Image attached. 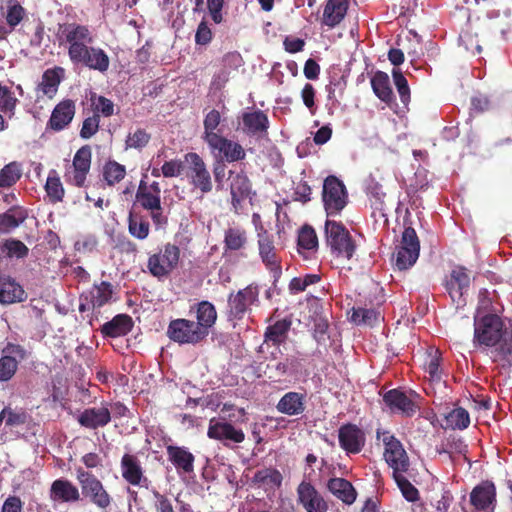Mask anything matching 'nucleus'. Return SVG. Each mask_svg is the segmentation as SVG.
Wrapping results in <instances>:
<instances>
[{"instance_id": "nucleus-36", "label": "nucleus", "mask_w": 512, "mask_h": 512, "mask_svg": "<svg viewBox=\"0 0 512 512\" xmlns=\"http://www.w3.org/2000/svg\"><path fill=\"white\" fill-rule=\"evenodd\" d=\"M348 10V0H327L322 16V25L334 28L345 17Z\"/></svg>"}, {"instance_id": "nucleus-26", "label": "nucleus", "mask_w": 512, "mask_h": 512, "mask_svg": "<svg viewBox=\"0 0 512 512\" xmlns=\"http://www.w3.org/2000/svg\"><path fill=\"white\" fill-rule=\"evenodd\" d=\"M383 401L392 412H399L408 417L413 416L419 410V406L400 389L387 391L383 395Z\"/></svg>"}, {"instance_id": "nucleus-10", "label": "nucleus", "mask_w": 512, "mask_h": 512, "mask_svg": "<svg viewBox=\"0 0 512 512\" xmlns=\"http://www.w3.org/2000/svg\"><path fill=\"white\" fill-rule=\"evenodd\" d=\"M208 331H204L195 321L178 318L170 321L167 336L179 344H197L204 340Z\"/></svg>"}, {"instance_id": "nucleus-18", "label": "nucleus", "mask_w": 512, "mask_h": 512, "mask_svg": "<svg viewBox=\"0 0 512 512\" xmlns=\"http://www.w3.org/2000/svg\"><path fill=\"white\" fill-rule=\"evenodd\" d=\"M471 283L470 273L464 266H456L446 280L445 288L452 301L457 306L466 304L465 294H467Z\"/></svg>"}, {"instance_id": "nucleus-61", "label": "nucleus", "mask_w": 512, "mask_h": 512, "mask_svg": "<svg viewBox=\"0 0 512 512\" xmlns=\"http://www.w3.org/2000/svg\"><path fill=\"white\" fill-rule=\"evenodd\" d=\"M213 33L209 28L207 22L203 19L197 27L195 33V43L197 45L205 46L212 41Z\"/></svg>"}, {"instance_id": "nucleus-58", "label": "nucleus", "mask_w": 512, "mask_h": 512, "mask_svg": "<svg viewBox=\"0 0 512 512\" xmlns=\"http://www.w3.org/2000/svg\"><path fill=\"white\" fill-rule=\"evenodd\" d=\"M392 76L401 102L405 105L408 104L410 101V88L406 78L399 69H393Z\"/></svg>"}, {"instance_id": "nucleus-47", "label": "nucleus", "mask_w": 512, "mask_h": 512, "mask_svg": "<svg viewBox=\"0 0 512 512\" xmlns=\"http://www.w3.org/2000/svg\"><path fill=\"white\" fill-rule=\"evenodd\" d=\"M126 176V168L124 165L115 160H109L103 167V178L107 185L114 186L122 181Z\"/></svg>"}, {"instance_id": "nucleus-45", "label": "nucleus", "mask_w": 512, "mask_h": 512, "mask_svg": "<svg viewBox=\"0 0 512 512\" xmlns=\"http://www.w3.org/2000/svg\"><path fill=\"white\" fill-rule=\"evenodd\" d=\"M128 231L134 238L144 240L150 232L149 221L141 214L130 212L128 216Z\"/></svg>"}, {"instance_id": "nucleus-56", "label": "nucleus", "mask_w": 512, "mask_h": 512, "mask_svg": "<svg viewBox=\"0 0 512 512\" xmlns=\"http://www.w3.org/2000/svg\"><path fill=\"white\" fill-rule=\"evenodd\" d=\"M151 139V135L142 128L136 129L134 132H130L125 140L126 149H142L147 146Z\"/></svg>"}, {"instance_id": "nucleus-42", "label": "nucleus", "mask_w": 512, "mask_h": 512, "mask_svg": "<svg viewBox=\"0 0 512 512\" xmlns=\"http://www.w3.org/2000/svg\"><path fill=\"white\" fill-rule=\"evenodd\" d=\"M298 252L308 258L309 255L317 251L318 248V237L315 230L309 226L304 225L298 234Z\"/></svg>"}, {"instance_id": "nucleus-35", "label": "nucleus", "mask_w": 512, "mask_h": 512, "mask_svg": "<svg viewBox=\"0 0 512 512\" xmlns=\"http://www.w3.org/2000/svg\"><path fill=\"white\" fill-rule=\"evenodd\" d=\"M133 328V320L128 314H118L101 327L103 337L117 338L127 335Z\"/></svg>"}, {"instance_id": "nucleus-62", "label": "nucleus", "mask_w": 512, "mask_h": 512, "mask_svg": "<svg viewBox=\"0 0 512 512\" xmlns=\"http://www.w3.org/2000/svg\"><path fill=\"white\" fill-rule=\"evenodd\" d=\"M368 196L371 203V206L376 209L382 211L384 209V198L386 196L385 192H383L382 187L378 184L370 187L368 190Z\"/></svg>"}, {"instance_id": "nucleus-13", "label": "nucleus", "mask_w": 512, "mask_h": 512, "mask_svg": "<svg viewBox=\"0 0 512 512\" xmlns=\"http://www.w3.org/2000/svg\"><path fill=\"white\" fill-rule=\"evenodd\" d=\"M187 167V178L192 186L202 193H209L213 189L211 174L203 158L196 152H189L184 156Z\"/></svg>"}, {"instance_id": "nucleus-37", "label": "nucleus", "mask_w": 512, "mask_h": 512, "mask_svg": "<svg viewBox=\"0 0 512 512\" xmlns=\"http://www.w3.org/2000/svg\"><path fill=\"white\" fill-rule=\"evenodd\" d=\"M292 321L288 318L277 320L269 325L264 332V343L279 347L284 344L288 338Z\"/></svg>"}, {"instance_id": "nucleus-41", "label": "nucleus", "mask_w": 512, "mask_h": 512, "mask_svg": "<svg viewBox=\"0 0 512 512\" xmlns=\"http://www.w3.org/2000/svg\"><path fill=\"white\" fill-rule=\"evenodd\" d=\"M247 231L241 226H230L224 232V248L226 251H238L246 247Z\"/></svg>"}, {"instance_id": "nucleus-27", "label": "nucleus", "mask_w": 512, "mask_h": 512, "mask_svg": "<svg viewBox=\"0 0 512 512\" xmlns=\"http://www.w3.org/2000/svg\"><path fill=\"white\" fill-rule=\"evenodd\" d=\"M77 420L82 427L96 430L105 427L111 421V411L107 405L87 408L80 413Z\"/></svg>"}, {"instance_id": "nucleus-9", "label": "nucleus", "mask_w": 512, "mask_h": 512, "mask_svg": "<svg viewBox=\"0 0 512 512\" xmlns=\"http://www.w3.org/2000/svg\"><path fill=\"white\" fill-rule=\"evenodd\" d=\"M381 432L377 430L376 437L380 439ZM384 444V459L393 474L397 472H407L410 466L409 457L401 441L388 431L382 433Z\"/></svg>"}, {"instance_id": "nucleus-52", "label": "nucleus", "mask_w": 512, "mask_h": 512, "mask_svg": "<svg viewBox=\"0 0 512 512\" xmlns=\"http://www.w3.org/2000/svg\"><path fill=\"white\" fill-rule=\"evenodd\" d=\"M405 472H397L393 474L397 486L399 487L403 497L409 502H415L419 498L418 489L403 475Z\"/></svg>"}, {"instance_id": "nucleus-57", "label": "nucleus", "mask_w": 512, "mask_h": 512, "mask_svg": "<svg viewBox=\"0 0 512 512\" xmlns=\"http://www.w3.org/2000/svg\"><path fill=\"white\" fill-rule=\"evenodd\" d=\"M282 475L277 469H262L258 470L253 477V481L259 484H272L274 486H281Z\"/></svg>"}, {"instance_id": "nucleus-51", "label": "nucleus", "mask_w": 512, "mask_h": 512, "mask_svg": "<svg viewBox=\"0 0 512 512\" xmlns=\"http://www.w3.org/2000/svg\"><path fill=\"white\" fill-rule=\"evenodd\" d=\"M446 423L449 428L464 430L470 425V416L466 409L457 407L446 416Z\"/></svg>"}, {"instance_id": "nucleus-54", "label": "nucleus", "mask_w": 512, "mask_h": 512, "mask_svg": "<svg viewBox=\"0 0 512 512\" xmlns=\"http://www.w3.org/2000/svg\"><path fill=\"white\" fill-rule=\"evenodd\" d=\"M18 99L11 89L0 83V111L12 117L15 114Z\"/></svg>"}, {"instance_id": "nucleus-5", "label": "nucleus", "mask_w": 512, "mask_h": 512, "mask_svg": "<svg viewBox=\"0 0 512 512\" xmlns=\"http://www.w3.org/2000/svg\"><path fill=\"white\" fill-rule=\"evenodd\" d=\"M136 202L147 211L153 223L157 226L167 223V218L163 215L161 205V189L158 182L154 181L150 185L141 180L135 195Z\"/></svg>"}, {"instance_id": "nucleus-11", "label": "nucleus", "mask_w": 512, "mask_h": 512, "mask_svg": "<svg viewBox=\"0 0 512 512\" xmlns=\"http://www.w3.org/2000/svg\"><path fill=\"white\" fill-rule=\"evenodd\" d=\"M31 355L23 345L7 342L0 357V382L10 381L17 373L20 363Z\"/></svg>"}, {"instance_id": "nucleus-1", "label": "nucleus", "mask_w": 512, "mask_h": 512, "mask_svg": "<svg viewBox=\"0 0 512 512\" xmlns=\"http://www.w3.org/2000/svg\"><path fill=\"white\" fill-rule=\"evenodd\" d=\"M473 345L479 349H490V359L503 370L512 367V326L508 327L502 309L493 306L488 291L482 289L473 316Z\"/></svg>"}, {"instance_id": "nucleus-32", "label": "nucleus", "mask_w": 512, "mask_h": 512, "mask_svg": "<svg viewBox=\"0 0 512 512\" xmlns=\"http://www.w3.org/2000/svg\"><path fill=\"white\" fill-rule=\"evenodd\" d=\"M25 299L26 293L16 280L9 275L0 274V303L12 304Z\"/></svg>"}, {"instance_id": "nucleus-39", "label": "nucleus", "mask_w": 512, "mask_h": 512, "mask_svg": "<svg viewBox=\"0 0 512 512\" xmlns=\"http://www.w3.org/2000/svg\"><path fill=\"white\" fill-rule=\"evenodd\" d=\"M26 218V210L20 206H13L0 214V236L20 226Z\"/></svg>"}, {"instance_id": "nucleus-25", "label": "nucleus", "mask_w": 512, "mask_h": 512, "mask_svg": "<svg viewBox=\"0 0 512 512\" xmlns=\"http://www.w3.org/2000/svg\"><path fill=\"white\" fill-rule=\"evenodd\" d=\"M166 453L168 461L174 466L178 475L194 473L195 456L188 447L167 445Z\"/></svg>"}, {"instance_id": "nucleus-21", "label": "nucleus", "mask_w": 512, "mask_h": 512, "mask_svg": "<svg viewBox=\"0 0 512 512\" xmlns=\"http://www.w3.org/2000/svg\"><path fill=\"white\" fill-rule=\"evenodd\" d=\"M297 502L306 512H327L328 503L310 482L302 481L297 487Z\"/></svg>"}, {"instance_id": "nucleus-53", "label": "nucleus", "mask_w": 512, "mask_h": 512, "mask_svg": "<svg viewBox=\"0 0 512 512\" xmlns=\"http://www.w3.org/2000/svg\"><path fill=\"white\" fill-rule=\"evenodd\" d=\"M29 418L25 411H17L10 407H5L0 413V423L5 420L6 425L10 427L22 426L28 422Z\"/></svg>"}, {"instance_id": "nucleus-12", "label": "nucleus", "mask_w": 512, "mask_h": 512, "mask_svg": "<svg viewBox=\"0 0 512 512\" xmlns=\"http://www.w3.org/2000/svg\"><path fill=\"white\" fill-rule=\"evenodd\" d=\"M69 60L76 67H84L100 73H106L110 67V58L106 51L94 44H86Z\"/></svg>"}, {"instance_id": "nucleus-38", "label": "nucleus", "mask_w": 512, "mask_h": 512, "mask_svg": "<svg viewBox=\"0 0 512 512\" xmlns=\"http://www.w3.org/2000/svg\"><path fill=\"white\" fill-rule=\"evenodd\" d=\"M328 490L343 503L351 505L356 500V490L344 478H331L327 483Z\"/></svg>"}, {"instance_id": "nucleus-4", "label": "nucleus", "mask_w": 512, "mask_h": 512, "mask_svg": "<svg viewBox=\"0 0 512 512\" xmlns=\"http://www.w3.org/2000/svg\"><path fill=\"white\" fill-rule=\"evenodd\" d=\"M325 234L332 254L350 260L355 252V242L347 228L340 222L326 220Z\"/></svg>"}, {"instance_id": "nucleus-6", "label": "nucleus", "mask_w": 512, "mask_h": 512, "mask_svg": "<svg viewBox=\"0 0 512 512\" xmlns=\"http://www.w3.org/2000/svg\"><path fill=\"white\" fill-rule=\"evenodd\" d=\"M259 286L251 283L237 292H231L227 298V318L242 320L252 305L259 301Z\"/></svg>"}, {"instance_id": "nucleus-43", "label": "nucleus", "mask_w": 512, "mask_h": 512, "mask_svg": "<svg viewBox=\"0 0 512 512\" xmlns=\"http://www.w3.org/2000/svg\"><path fill=\"white\" fill-rule=\"evenodd\" d=\"M29 254V248L16 238H8L0 242V260L2 258L24 259Z\"/></svg>"}, {"instance_id": "nucleus-29", "label": "nucleus", "mask_w": 512, "mask_h": 512, "mask_svg": "<svg viewBox=\"0 0 512 512\" xmlns=\"http://www.w3.org/2000/svg\"><path fill=\"white\" fill-rule=\"evenodd\" d=\"M243 132L248 136L267 134L269 119L267 114L260 110L246 111L242 114Z\"/></svg>"}, {"instance_id": "nucleus-15", "label": "nucleus", "mask_w": 512, "mask_h": 512, "mask_svg": "<svg viewBox=\"0 0 512 512\" xmlns=\"http://www.w3.org/2000/svg\"><path fill=\"white\" fill-rule=\"evenodd\" d=\"M205 143L214 159L234 163L242 161L246 157V151L240 143L223 135H219Z\"/></svg>"}, {"instance_id": "nucleus-16", "label": "nucleus", "mask_w": 512, "mask_h": 512, "mask_svg": "<svg viewBox=\"0 0 512 512\" xmlns=\"http://www.w3.org/2000/svg\"><path fill=\"white\" fill-rule=\"evenodd\" d=\"M258 250L261 261L266 269L272 273L275 279H278L282 274L281 258L278 255V249L274 244V239L267 230L261 227L258 232Z\"/></svg>"}, {"instance_id": "nucleus-14", "label": "nucleus", "mask_w": 512, "mask_h": 512, "mask_svg": "<svg viewBox=\"0 0 512 512\" xmlns=\"http://www.w3.org/2000/svg\"><path fill=\"white\" fill-rule=\"evenodd\" d=\"M420 252V241L416 231L412 227H405L401 243L396 253L395 265L399 270H407L412 267Z\"/></svg>"}, {"instance_id": "nucleus-23", "label": "nucleus", "mask_w": 512, "mask_h": 512, "mask_svg": "<svg viewBox=\"0 0 512 512\" xmlns=\"http://www.w3.org/2000/svg\"><path fill=\"white\" fill-rule=\"evenodd\" d=\"M122 478L132 486L147 487L149 480L144 474L140 459L131 453H125L120 461Z\"/></svg>"}, {"instance_id": "nucleus-24", "label": "nucleus", "mask_w": 512, "mask_h": 512, "mask_svg": "<svg viewBox=\"0 0 512 512\" xmlns=\"http://www.w3.org/2000/svg\"><path fill=\"white\" fill-rule=\"evenodd\" d=\"M76 112V105L72 99L60 101L52 110L46 124V129L59 132L67 128L72 122Z\"/></svg>"}, {"instance_id": "nucleus-20", "label": "nucleus", "mask_w": 512, "mask_h": 512, "mask_svg": "<svg viewBox=\"0 0 512 512\" xmlns=\"http://www.w3.org/2000/svg\"><path fill=\"white\" fill-rule=\"evenodd\" d=\"M338 440L340 447L347 454H358L365 446V432L356 424H343L338 430Z\"/></svg>"}, {"instance_id": "nucleus-63", "label": "nucleus", "mask_w": 512, "mask_h": 512, "mask_svg": "<svg viewBox=\"0 0 512 512\" xmlns=\"http://www.w3.org/2000/svg\"><path fill=\"white\" fill-rule=\"evenodd\" d=\"M155 499L154 507L156 512H175L171 499L157 490L153 491Z\"/></svg>"}, {"instance_id": "nucleus-49", "label": "nucleus", "mask_w": 512, "mask_h": 512, "mask_svg": "<svg viewBox=\"0 0 512 512\" xmlns=\"http://www.w3.org/2000/svg\"><path fill=\"white\" fill-rule=\"evenodd\" d=\"M220 123L221 114L218 110L212 109L205 115L203 120L204 132L202 136L204 142H208L220 135L216 132Z\"/></svg>"}, {"instance_id": "nucleus-50", "label": "nucleus", "mask_w": 512, "mask_h": 512, "mask_svg": "<svg viewBox=\"0 0 512 512\" xmlns=\"http://www.w3.org/2000/svg\"><path fill=\"white\" fill-rule=\"evenodd\" d=\"M91 108L94 115L98 118L101 116L108 118L115 113V104L112 100L105 96L92 95L90 98Z\"/></svg>"}, {"instance_id": "nucleus-17", "label": "nucleus", "mask_w": 512, "mask_h": 512, "mask_svg": "<svg viewBox=\"0 0 512 512\" xmlns=\"http://www.w3.org/2000/svg\"><path fill=\"white\" fill-rule=\"evenodd\" d=\"M207 436L210 439L220 441L225 446L229 443L240 444L245 440L242 429H237L224 418L213 417L209 420Z\"/></svg>"}, {"instance_id": "nucleus-33", "label": "nucleus", "mask_w": 512, "mask_h": 512, "mask_svg": "<svg viewBox=\"0 0 512 512\" xmlns=\"http://www.w3.org/2000/svg\"><path fill=\"white\" fill-rule=\"evenodd\" d=\"M65 78V69L61 66H55L45 70L42 74L41 82L37 86V90L43 95L52 99L58 92V88L62 80Z\"/></svg>"}, {"instance_id": "nucleus-19", "label": "nucleus", "mask_w": 512, "mask_h": 512, "mask_svg": "<svg viewBox=\"0 0 512 512\" xmlns=\"http://www.w3.org/2000/svg\"><path fill=\"white\" fill-rule=\"evenodd\" d=\"M231 204L235 213L242 208V203L252 193V183L246 172L229 170Z\"/></svg>"}, {"instance_id": "nucleus-46", "label": "nucleus", "mask_w": 512, "mask_h": 512, "mask_svg": "<svg viewBox=\"0 0 512 512\" xmlns=\"http://www.w3.org/2000/svg\"><path fill=\"white\" fill-rule=\"evenodd\" d=\"M45 191L51 203L56 204L63 201L65 190L56 170L49 172Z\"/></svg>"}, {"instance_id": "nucleus-40", "label": "nucleus", "mask_w": 512, "mask_h": 512, "mask_svg": "<svg viewBox=\"0 0 512 512\" xmlns=\"http://www.w3.org/2000/svg\"><path fill=\"white\" fill-rule=\"evenodd\" d=\"M371 87L375 95L386 104H391L394 94L390 85V79L386 72L377 71L371 78Z\"/></svg>"}, {"instance_id": "nucleus-22", "label": "nucleus", "mask_w": 512, "mask_h": 512, "mask_svg": "<svg viewBox=\"0 0 512 512\" xmlns=\"http://www.w3.org/2000/svg\"><path fill=\"white\" fill-rule=\"evenodd\" d=\"M92 151L89 145H84L77 150L72 161V175H66L67 182L79 188L84 187L87 175L90 171Z\"/></svg>"}, {"instance_id": "nucleus-59", "label": "nucleus", "mask_w": 512, "mask_h": 512, "mask_svg": "<svg viewBox=\"0 0 512 512\" xmlns=\"http://www.w3.org/2000/svg\"><path fill=\"white\" fill-rule=\"evenodd\" d=\"M276 371V375L281 377L288 373H292L298 370L299 360L294 356H287L283 361L277 362L275 365L270 366Z\"/></svg>"}, {"instance_id": "nucleus-7", "label": "nucleus", "mask_w": 512, "mask_h": 512, "mask_svg": "<svg viewBox=\"0 0 512 512\" xmlns=\"http://www.w3.org/2000/svg\"><path fill=\"white\" fill-rule=\"evenodd\" d=\"M322 200L328 216L339 214L348 203V192L344 183L329 175L323 183Z\"/></svg>"}, {"instance_id": "nucleus-64", "label": "nucleus", "mask_w": 512, "mask_h": 512, "mask_svg": "<svg viewBox=\"0 0 512 512\" xmlns=\"http://www.w3.org/2000/svg\"><path fill=\"white\" fill-rule=\"evenodd\" d=\"M243 63L242 56L237 51L226 53L222 57V69L237 70Z\"/></svg>"}, {"instance_id": "nucleus-3", "label": "nucleus", "mask_w": 512, "mask_h": 512, "mask_svg": "<svg viewBox=\"0 0 512 512\" xmlns=\"http://www.w3.org/2000/svg\"><path fill=\"white\" fill-rule=\"evenodd\" d=\"M76 479L81 487V493L96 505L106 511L110 508L113 498L105 489L103 483L92 473L83 467L76 468Z\"/></svg>"}, {"instance_id": "nucleus-55", "label": "nucleus", "mask_w": 512, "mask_h": 512, "mask_svg": "<svg viewBox=\"0 0 512 512\" xmlns=\"http://www.w3.org/2000/svg\"><path fill=\"white\" fill-rule=\"evenodd\" d=\"M7 7V13L5 16L8 26L13 30L18 26L26 15L25 9L17 0H9Z\"/></svg>"}, {"instance_id": "nucleus-2", "label": "nucleus", "mask_w": 512, "mask_h": 512, "mask_svg": "<svg viewBox=\"0 0 512 512\" xmlns=\"http://www.w3.org/2000/svg\"><path fill=\"white\" fill-rule=\"evenodd\" d=\"M55 37L59 47H63L70 59L86 44L95 43L93 30L85 24L77 22L58 23Z\"/></svg>"}, {"instance_id": "nucleus-34", "label": "nucleus", "mask_w": 512, "mask_h": 512, "mask_svg": "<svg viewBox=\"0 0 512 512\" xmlns=\"http://www.w3.org/2000/svg\"><path fill=\"white\" fill-rule=\"evenodd\" d=\"M306 395L299 392L285 393L276 405L278 412L288 416H297L305 411Z\"/></svg>"}, {"instance_id": "nucleus-8", "label": "nucleus", "mask_w": 512, "mask_h": 512, "mask_svg": "<svg viewBox=\"0 0 512 512\" xmlns=\"http://www.w3.org/2000/svg\"><path fill=\"white\" fill-rule=\"evenodd\" d=\"M180 259L178 246L167 243L159 253L149 256L147 268L150 274L158 279L166 278L177 267Z\"/></svg>"}, {"instance_id": "nucleus-60", "label": "nucleus", "mask_w": 512, "mask_h": 512, "mask_svg": "<svg viewBox=\"0 0 512 512\" xmlns=\"http://www.w3.org/2000/svg\"><path fill=\"white\" fill-rule=\"evenodd\" d=\"M99 126L100 118H98L96 115L93 114L85 118L80 129V137L82 139H90L98 132Z\"/></svg>"}, {"instance_id": "nucleus-48", "label": "nucleus", "mask_w": 512, "mask_h": 512, "mask_svg": "<svg viewBox=\"0 0 512 512\" xmlns=\"http://www.w3.org/2000/svg\"><path fill=\"white\" fill-rule=\"evenodd\" d=\"M22 176L21 165L18 162H10L0 170V188H10L16 184Z\"/></svg>"}, {"instance_id": "nucleus-30", "label": "nucleus", "mask_w": 512, "mask_h": 512, "mask_svg": "<svg viewBox=\"0 0 512 512\" xmlns=\"http://www.w3.org/2000/svg\"><path fill=\"white\" fill-rule=\"evenodd\" d=\"M114 294V286L108 281H101L99 284H93L87 293H83L82 300L90 302L92 310L95 311L109 304Z\"/></svg>"}, {"instance_id": "nucleus-28", "label": "nucleus", "mask_w": 512, "mask_h": 512, "mask_svg": "<svg viewBox=\"0 0 512 512\" xmlns=\"http://www.w3.org/2000/svg\"><path fill=\"white\" fill-rule=\"evenodd\" d=\"M496 502V487L493 482L483 481L473 488L470 493V503L477 510H486Z\"/></svg>"}, {"instance_id": "nucleus-44", "label": "nucleus", "mask_w": 512, "mask_h": 512, "mask_svg": "<svg viewBox=\"0 0 512 512\" xmlns=\"http://www.w3.org/2000/svg\"><path fill=\"white\" fill-rule=\"evenodd\" d=\"M197 325L208 331L215 324L217 319V311L215 306L209 301H201L196 305Z\"/></svg>"}, {"instance_id": "nucleus-31", "label": "nucleus", "mask_w": 512, "mask_h": 512, "mask_svg": "<svg viewBox=\"0 0 512 512\" xmlns=\"http://www.w3.org/2000/svg\"><path fill=\"white\" fill-rule=\"evenodd\" d=\"M50 499L59 503H75L81 499L78 488L67 479H56L50 487Z\"/></svg>"}]
</instances>
